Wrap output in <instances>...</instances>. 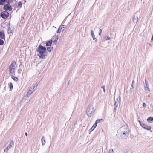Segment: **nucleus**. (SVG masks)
Instances as JSON below:
<instances>
[{
    "label": "nucleus",
    "mask_w": 153,
    "mask_h": 153,
    "mask_svg": "<svg viewBox=\"0 0 153 153\" xmlns=\"http://www.w3.org/2000/svg\"><path fill=\"white\" fill-rule=\"evenodd\" d=\"M130 131L128 126H123L118 130L116 136L119 138L126 139L128 136Z\"/></svg>",
    "instance_id": "obj_1"
},
{
    "label": "nucleus",
    "mask_w": 153,
    "mask_h": 153,
    "mask_svg": "<svg viewBox=\"0 0 153 153\" xmlns=\"http://www.w3.org/2000/svg\"><path fill=\"white\" fill-rule=\"evenodd\" d=\"M37 51L39 53V54L37 55L41 59H45V57L47 55L45 54L46 52V49L45 47L39 45L37 48Z\"/></svg>",
    "instance_id": "obj_2"
},
{
    "label": "nucleus",
    "mask_w": 153,
    "mask_h": 153,
    "mask_svg": "<svg viewBox=\"0 0 153 153\" xmlns=\"http://www.w3.org/2000/svg\"><path fill=\"white\" fill-rule=\"evenodd\" d=\"M16 67V64L15 61H12L9 67V71L10 72L9 74H15V71Z\"/></svg>",
    "instance_id": "obj_3"
},
{
    "label": "nucleus",
    "mask_w": 153,
    "mask_h": 153,
    "mask_svg": "<svg viewBox=\"0 0 153 153\" xmlns=\"http://www.w3.org/2000/svg\"><path fill=\"white\" fill-rule=\"evenodd\" d=\"M94 112L93 106L91 105H89L88 108L86 112L87 115L89 117H91Z\"/></svg>",
    "instance_id": "obj_4"
},
{
    "label": "nucleus",
    "mask_w": 153,
    "mask_h": 153,
    "mask_svg": "<svg viewBox=\"0 0 153 153\" xmlns=\"http://www.w3.org/2000/svg\"><path fill=\"white\" fill-rule=\"evenodd\" d=\"M9 16V13L8 12L6 11L2 12L0 15L1 17L4 19L8 18Z\"/></svg>",
    "instance_id": "obj_5"
},
{
    "label": "nucleus",
    "mask_w": 153,
    "mask_h": 153,
    "mask_svg": "<svg viewBox=\"0 0 153 153\" xmlns=\"http://www.w3.org/2000/svg\"><path fill=\"white\" fill-rule=\"evenodd\" d=\"M14 145L13 142V140L10 141V144L8 145L4 149V152H7L9 149H11L12 147V146Z\"/></svg>",
    "instance_id": "obj_6"
},
{
    "label": "nucleus",
    "mask_w": 153,
    "mask_h": 153,
    "mask_svg": "<svg viewBox=\"0 0 153 153\" xmlns=\"http://www.w3.org/2000/svg\"><path fill=\"white\" fill-rule=\"evenodd\" d=\"M3 9L6 11L9 10L10 11L12 10L11 6L9 4H5L3 7Z\"/></svg>",
    "instance_id": "obj_7"
},
{
    "label": "nucleus",
    "mask_w": 153,
    "mask_h": 153,
    "mask_svg": "<svg viewBox=\"0 0 153 153\" xmlns=\"http://www.w3.org/2000/svg\"><path fill=\"white\" fill-rule=\"evenodd\" d=\"M140 122V123L141 126L144 129H146L147 130H150L151 128V127L149 126H148L145 124H144L143 123L141 122L140 121H139Z\"/></svg>",
    "instance_id": "obj_8"
},
{
    "label": "nucleus",
    "mask_w": 153,
    "mask_h": 153,
    "mask_svg": "<svg viewBox=\"0 0 153 153\" xmlns=\"http://www.w3.org/2000/svg\"><path fill=\"white\" fill-rule=\"evenodd\" d=\"M138 14L137 12H136L134 14L133 18V20L134 23H137L138 20Z\"/></svg>",
    "instance_id": "obj_9"
},
{
    "label": "nucleus",
    "mask_w": 153,
    "mask_h": 153,
    "mask_svg": "<svg viewBox=\"0 0 153 153\" xmlns=\"http://www.w3.org/2000/svg\"><path fill=\"white\" fill-rule=\"evenodd\" d=\"M33 91H32V90L31 89L29 88L28 91L27 92L26 95H25V97H29L30 94L32 93Z\"/></svg>",
    "instance_id": "obj_10"
},
{
    "label": "nucleus",
    "mask_w": 153,
    "mask_h": 153,
    "mask_svg": "<svg viewBox=\"0 0 153 153\" xmlns=\"http://www.w3.org/2000/svg\"><path fill=\"white\" fill-rule=\"evenodd\" d=\"M0 38L3 39H5V35L3 31H0Z\"/></svg>",
    "instance_id": "obj_11"
},
{
    "label": "nucleus",
    "mask_w": 153,
    "mask_h": 153,
    "mask_svg": "<svg viewBox=\"0 0 153 153\" xmlns=\"http://www.w3.org/2000/svg\"><path fill=\"white\" fill-rule=\"evenodd\" d=\"M52 43V40H50L46 42L45 45L46 46H51Z\"/></svg>",
    "instance_id": "obj_12"
},
{
    "label": "nucleus",
    "mask_w": 153,
    "mask_h": 153,
    "mask_svg": "<svg viewBox=\"0 0 153 153\" xmlns=\"http://www.w3.org/2000/svg\"><path fill=\"white\" fill-rule=\"evenodd\" d=\"M144 84V87L145 88L146 90H148L149 91H150L149 86H148V82L146 80H145V84Z\"/></svg>",
    "instance_id": "obj_13"
},
{
    "label": "nucleus",
    "mask_w": 153,
    "mask_h": 153,
    "mask_svg": "<svg viewBox=\"0 0 153 153\" xmlns=\"http://www.w3.org/2000/svg\"><path fill=\"white\" fill-rule=\"evenodd\" d=\"M42 145L43 146L45 144V139L44 136H43L41 138Z\"/></svg>",
    "instance_id": "obj_14"
},
{
    "label": "nucleus",
    "mask_w": 153,
    "mask_h": 153,
    "mask_svg": "<svg viewBox=\"0 0 153 153\" xmlns=\"http://www.w3.org/2000/svg\"><path fill=\"white\" fill-rule=\"evenodd\" d=\"M38 85V84L36 83L34 84H33L32 86V87H30L29 88V89H32V91H35V88H36Z\"/></svg>",
    "instance_id": "obj_15"
},
{
    "label": "nucleus",
    "mask_w": 153,
    "mask_h": 153,
    "mask_svg": "<svg viewBox=\"0 0 153 153\" xmlns=\"http://www.w3.org/2000/svg\"><path fill=\"white\" fill-rule=\"evenodd\" d=\"M104 121V120L102 119H97V120L95 123L94 124V126H97V124L99 123H100V122H102L103 121Z\"/></svg>",
    "instance_id": "obj_16"
},
{
    "label": "nucleus",
    "mask_w": 153,
    "mask_h": 153,
    "mask_svg": "<svg viewBox=\"0 0 153 153\" xmlns=\"http://www.w3.org/2000/svg\"><path fill=\"white\" fill-rule=\"evenodd\" d=\"M10 75L12 79L13 80L17 82L18 80V78L17 77H15L13 75L14 74H9Z\"/></svg>",
    "instance_id": "obj_17"
},
{
    "label": "nucleus",
    "mask_w": 153,
    "mask_h": 153,
    "mask_svg": "<svg viewBox=\"0 0 153 153\" xmlns=\"http://www.w3.org/2000/svg\"><path fill=\"white\" fill-rule=\"evenodd\" d=\"M7 0H0V5H3L6 3Z\"/></svg>",
    "instance_id": "obj_18"
},
{
    "label": "nucleus",
    "mask_w": 153,
    "mask_h": 153,
    "mask_svg": "<svg viewBox=\"0 0 153 153\" xmlns=\"http://www.w3.org/2000/svg\"><path fill=\"white\" fill-rule=\"evenodd\" d=\"M9 87L10 88V91H11L12 90L13 88V84L12 83L10 82L8 84Z\"/></svg>",
    "instance_id": "obj_19"
},
{
    "label": "nucleus",
    "mask_w": 153,
    "mask_h": 153,
    "mask_svg": "<svg viewBox=\"0 0 153 153\" xmlns=\"http://www.w3.org/2000/svg\"><path fill=\"white\" fill-rule=\"evenodd\" d=\"M53 47L50 46L49 47H47L46 48V50L49 52H51V51L53 49Z\"/></svg>",
    "instance_id": "obj_20"
},
{
    "label": "nucleus",
    "mask_w": 153,
    "mask_h": 153,
    "mask_svg": "<svg viewBox=\"0 0 153 153\" xmlns=\"http://www.w3.org/2000/svg\"><path fill=\"white\" fill-rule=\"evenodd\" d=\"M147 121L149 122H150L152 121H153V117H149L147 119Z\"/></svg>",
    "instance_id": "obj_21"
},
{
    "label": "nucleus",
    "mask_w": 153,
    "mask_h": 153,
    "mask_svg": "<svg viewBox=\"0 0 153 153\" xmlns=\"http://www.w3.org/2000/svg\"><path fill=\"white\" fill-rule=\"evenodd\" d=\"M62 29V27H59L58 28L56 32L57 33H60L61 30Z\"/></svg>",
    "instance_id": "obj_22"
},
{
    "label": "nucleus",
    "mask_w": 153,
    "mask_h": 153,
    "mask_svg": "<svg viewBox=\"0 0 153 153\" xmlns=\"http://www.w3.org/2000/svg\"><path fill=\"white\" fill-rule=\"evenodd\" d=\"M91 36L93 38H95V36L94 34V31H93V30H92L91 31Z\"/></svg>",
    "instance_id": "obj_23"
},
{
    "label": "nucleus",
    "mask_w": 153,
    "mask_h": 153,
    "mask_svg": "<svg viewBox=\"0 0 153 153\" xmlns=\"http://www.w3.org/2000/svg\"><path fill=\"white\" fill-rule=\"evenodd\" d=\"M94 126V124L93 125V126L89 130V131L91 130L90 132H91V131H92L93 130H94V129L96 128V127L97 126Z\"/></svg>",
    "instance_id": "obj_24"
},
{
    "label": "nucleus",
    "mask_w": 153,
    "mask_h": 153,
    "mask_svg": "<svg viewBox=\"0 0 153 153\" xmlns=\"http://www.w3.org/2000/svg\"><path fill=\"white\" fill-rule=\"evenodd\" d=\"M6 2V3L7 4H10V3L13 2V0H7Z\"/></svg>",
    "instance_id": "obj_25"
},
{
    "label": "nucleus",
    "mask_w": 153,
    "mask_h": 153,
    "mask_svg": "<svg viewBox=\"0 0 153 153\" xmlns=\"http://www.w3.org/2000/svg\"><path fill=\"white\" fill-rule=\"evenodd\" d=\"M7 32H8V33H12V31L11 30L10 28V27H8V30H7Z\"/></svg>",
    "instance_id": "obj_26"
},
{
    "label": "nucleus",
    "mask_w": 153,
    "mask_h": 153,
    "mask_svg": "<svg viewBox=\"0 0 153 153\" xmlns=\"http://www.w3.org/2000/svg\"><path fill=\"white\" fill-rule=\"evenodd\" d=\"M118 104V99H117L115 101V107H117Z\"/></svg>",
    "instance_id": "obj_27"
},
{
    "label": "nucleus",
    "mask_w": 153,
    "mask_h": 153,
    "mask_svg": "<svg viewBox=\"0 0 153 153\" xmlns=\"http://www.w3.org/2000/svg\"><path fill=\"white\" fill-rule=\"evenodd\" d=\"M4 44V41L1 39H0V45H3Z\"/></svg>",
    "instance_id": "obj_28"
},
{
    "label": "nucleus",
    "mask_w": 153,
    "mask_h": 153,
    "mask_svg": "<svg viewBox=\"0 0 153 153\" xmlns=\"http://www.w3.org/2000/svg\"><path fill=\"white\" fill-rule=\"evenodd\" d=\"M60 27H62V31H63L66 28V26H65V25H61Z\"/></svg>",
    "instance_id": "obj_29"
},
{
    "label": "nucleus",
    "mask_w": 153,
    "mask_h": 153,
    "mask_svg": "<svg viewBox=\"0 0 153 153\" xmlns=\"http://www.w3.org/2000/svg\"><path fill=\"white\" fill-rule=\"evenodd\" d=\"M17 6L19 7L20 8L22 7V3L21 2H19L17 4Z\"/></svg>",
    "instance_id": "obj_30"
},
{
    "label": "nucleus",
    "mask_w": 153,
    "mask_h": 153,
    "mask_svg": "<svg viewBox=\"0 0 153 153\" xmlns=\"http://www.w3.org/2000/svg\"><path fill=\"white\" fill-rule=\"evenodd\" d=\"M134 86H133V85L132 86L131 85L130 91L131 92H132L133 91V89L134 88Z\"/></svg>",
    "instance_id": "obj_31"
},
{
    "label": "nucleus",
    "mask_w": 153,
    "mask_h": 153,
    "mask_svg": "<svg viewBox=\"0 0 153 153\" xmlns=\"http://www.w3.org/2000/svg\"><path fill=\"white\" fill-rule=\"evenodd\" d=\"M105 39L106 40H110V37L108 36H106L105 37Z\"/></svg>",
    "instance_id": "obj_32"
},
{
    "label": "nucleus",
    "mask_w": 153,
    "mask_h": 153,
    "mask_svg": "<svg viewBox=\"0 0 153 153\" xmlns=\"http://www.w3.org/2000/svg\"><path fill=\"white\" fill-rule=\"evenodd\" d=\"M109 153H114L113 150L111 149L109 150Z\"/></svg>",
    "instance_id": "obj_33"
},
{
    "label": "nucleus",
    "mask_w": 153,
    "mask_h": 153,
    "mask_svg": "<svg viewBox=\"0 0 153 153\" xmlns=\"http://www.w3.org/2000/svg\"><path fill=\"white\" fill-rule=\"evenodd\" d=\"M102 88L103 89V91L104 92H105V85H104L102 87Z\"/></svg>",
    "instance_id": "obj_34"
},
{
    "label": "nucleus",
    "mask_w": 153,
    "mask_h": 153,
    "mask_svg": "<svg viewBox=\"0 0 153 153\" xmlns=\"http://www.w3.org/2000/svg\"><path fill=\"white\" fill-rule=\"evenodd\" d=\"M132 85L133 86H134L135 85V81L134 80H133L132 82L131 85L132 86Z\"/></svg>",
    "instance_id": "obj_35"
},
{
    "label": "nucleus",
    "mask_w": 153,
    "mask_h": 153,
    "mask_svg": "<svg viewBox=\"0 0 153 153\" xmlns=\"http://www.w3.org/2000/svg\"><path fill=\"white\" fill-rule=\"evenodd\" d=\"M57 42V41L56 40H54L53 41V43L55 45L56 44Z\"/></svg>",
    "instance_id": "obj_36"
},
{
    "label": "nucleus",
    "mask_w": 153,
    "mask_h": 153,
    "mask_svg": "<svg viewBox=\"0 0 153 153\" xmlns=\"http://www.w3.org/2000/svg\"><path fill=\"white\" fill-rule=\"evenodd\" d=\"M102 30L101 29H100V33H99V35L100 36H101V34L102 33Z\"/></svg>",
    "instance_id": "obj_37"
},
{
    "label": "nucleus",
    "mask_w": 153,
    "mask_h": 153,
    "mask_svg": "<svg viewBox=\"0 0 153 153\" xmlns=\"http://www.w3.org/2000/svg\"><path fill=\"white\" fill-rule=\"evenodd\" d=\"M21 70H20V69H19L18 70V73L19 74H20V73H21Z\"/></svg>",
    "instance_id": "obj_38"
},
{
    "label": "nucleus",
    "mask_w": 153,
    "mask_h": 153,
    "mask_svg": "<svg viewBox=\"0 0 153 153\" xmlns=\"http://www.w3.org/2000/svg\"><path fill=\"white\" fill-rule=\"evenodd\" d=\"M93 40H95L96 42L97 41V39L96 38H93Z\"/></svg>",
    "instance_id": "obj_39"
},
{
    "label": "nucleus",
    "mask_w": 153,
    "mask_h": 153,
    "mask_svg": "<svg viewBox=\"0 0 153 153\" xmlns=\"http://www.w3.org/2000/svg\"><path fill=\"white\" fill-rule=\"evenodd\" d=\"M143 106L144 107H145L146 106V103L145 102H144L143 103Z\"/></svg>",
    "instance_id": "obj_40"
},
{
    "label": "nucleus",
    "mask_w": 153,
    "mask_h": 153,
    "mask_svg": "<svg viewBox=\"0 0 153 153\" xmlns=\"http://www.w3.org/2000/svg\"><path fill=\"white\" fill-rule=\"evenodd\" d=\"M58 36H57V37L56 38L55 40H56L57 41V40H58Z\"/></svg>",
    "instance_id": "obj_41"
},
{
    "label": "nucleus",
    "mask_w": 153,
    "mask_h": 153,
    "mask_svg": "<svg viewBox=\"0 0 153 153\" xmlns=\"http://www.w3.org/2000/svg\"><path fill=\"white\" fill-rule=\"evenodd\" d=\"M25 135L26 136H27V132H25Z\"/></svg>",
    "instance_id": "obj_42"
}]
</instances>
